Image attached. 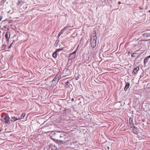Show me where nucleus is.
Masks as SVG:
<instances>
[{"instance_id": "5", "label": "nucleus", "mask_w": 150, "mask_h": 150, "mask_svg": "<svg viewBox=\"0 0 150 150\" xmlns=\"http://www.w3.org/2000/svg\"><path fill=\"white\" fill-rule=\"evenodd\" d=\"M79 47V46H78L76 48V50L74 52H72V53H71L70 55L69 56V58H70V59H74L76 57V53L77 52V50L78 49V48Z\"/></svg>"}, {"instance_id": "31", "label": "nucleus", "mask_w": 150, "mask_h": 150, "mask_svg": "<svg viewBox=\"0 0 150 150\" xmlns=\"http://www.w3.org/2000/svg\"><path fill=\"white\" fill-rule=\"evenodd\" d=\"M5 1H6V0H5Z\"/></svg>"}, {"instance_id": "18", "label": "nucleus", "mask_w": 150, "mask_h": 150, "mask_svg": "<svg viewBox=\"0 0 150 150\" xmlns=\"http://www.w3.org/2000/svg\"><path fill=\"white\" fill-rule=\"evenodd\" d=\"M137 53H134L131 56L132 57H135L137 56Z\"/></svg>"}, {"instance_id": "9", "label": "nucleus", "mask_w": 150, "mask_h": 150, "mask_svg": "<svg viewBox=\"0 0 150 150\" xmlns=\"http://www.w3.org/2000/svg\"><path fill=\"white\" fill-rule=\"evenodd\" d=\"M129 86V83L127 82L126 83V85L124 88V90L126 91Z\"/></svg>"}, {"instance_id": "10", "label": "nucleus", "mask_w": 150, "mask_h": 150, "mask_svg": "<svg viewBox=\"0 0 150 150\" xmlns=\"http://www.w3.org/2000/svg\"><path fill=\"white\" fill-rule=\"evenodd\" d=\"M129 123L132 126H133L134 125V124L133 122V119L131 117L129 118Z\"/></svg>"}, {"instance_id": "27", "label": "nucleus", "mask_w": 150, "mask_h": 150, "mask_svg": "<svg viewBox=\"0 0 150 150\" xmlns=\"http://www.w3.org/2000/svg\"><path fill=\"white\" fill-rule=\"evenodd\" d=\"M14 42H15V41L14 40H13V43Z\"/></svg>"}, {"instance_id": "8", "label": "nucleus", "mask_w": 150, "mask_h": 150, "mask_svg": "<svg viewBox=\"0 0 150 150\" xmlns=\"http://www.w3.org/2000/svg\"><path fill=\"white\" fill-rule=\"evenodd\" d=\"M149 58H150V55L147 56V57H145L144 58V65L147 63V62H148V59Z\"/></svg>"}, {"instance_id": "1", "label": "nucleus", "mask_w": 150, "mask_h": 150, "mask_svg": "<svg viewBox=\"0 0 150 150\" xmlns=\"http://www.w3.org/2000/svg\"><path fill=\"white\" fill-rule=\"evenodd\" d=\"M69 137L68 134L64 132H60L58 142L65 143L69 140Z\"/></svg>"}, {"instance_id": "26", "label": "nucleus", "mask_w": 150, "mask_h": 150, "mask_svg": "<svg viewBox=\"0 0 150 150\" xmlns=\"http://www.w3.org/2000/svg\"><path fill=\"white\" fill-rule=\"evenodd\" d=\"M129 53H130V52H128V54H129Z\"/></svg>"}, {"instance_id": "25", "label": "nucleus", "mask_w": 150, "mask_h": 150, "mask_svg": "<svg viewBox=\"0 0 150 150\" xmlns=\"http://www.w3.org/2000/svg\"><path fill=\"white\" fill-rule=\"evenodd\" d=\"M118 4H121V2H120L119 1V2H118Z\"/></svg>"}, {"instance_id": "14", "label": "nucleus", "mask_w": 150, "mask_h": 150, "mask_svg": "<svg viewBox=\"0 0 150 150\" xmlns=\"http://www.w3.org/2000/svg\"><path fill=\"white\" fill-rule=\"evenodd\" d=\"M57 148L54 145H52L51 146V150H57Z\"/></svg>"}, {"instance_id": "13", "label": "nucleus", "mask_w": 150, "mask_h": 150, "mask_svg": "<svg viewBox=\"0 0 150 150\" xmlns=\"http://www.w3.org/2000/svg\"><path fill=\"white\" fill-rule=\"evenodd\" d=\"M139 67H137L133 71L134 74H136L137 71L139 70Z\"/></svg>"}, {"instance_id": "20", "label": "nucleus", "mask_w": 150, "mask_h": 150, "mask_svg": "<svg viewBox=\"0 0 150 150\" xmlns=\"http://www.w3.org/2000/svg\"><path fill=\"white\" fill-rule=\"evenodd\" d=\"M138 129V128L137 127L134 126L133 127V131H136Z\"/></svg>"}, {"instance_id": "19", "label": "nucleus", "mask_w": 150, "mask_h": 150, "mask_svg": "<svg viewBox=\"0 0 150 150\" xmlns=\"http://www.w3.org/2000/svg\"><path fill=\"white\" fill-rule=\"evenodd\" d=\"M25 116V114L24 113H23L21 116V119H23L24 117Z\"/></svg>"}, {"instance_id": "28", "label": "nucleus", "mask_w": 150, "mask_h": 150, "mask_svg": "<svg viewBox=\"0 0 150 150\" xmlns=\"http://www.w3.org/2000/svg\"><path fill=\"white\" fill-rule=\"evenodd\" d=\"M66 83H69V82L68 81H67L66 82Z\"/></svg>"}, {"instance_id": "30", "label": "nucleus", "mask_w": 150, "mask_h": 150, "mask_svg": "<svg viewBox=\"0 0 150 150\" xmlns=\"http://www.w3.org/2000/svg\"><path fill=\"white\" fill-rule=\"evenodd\" d=\"M149 12H150V11H149Z\"/></svg>"}, {"instance_id": "23", "label": "nucleus", "mask_w": 150, "mask_h": 150, "mask_svg": "<svg viewBox=\"0 0 150 150\" xmlns=\"http://www.w3.org/2000/svg\"><path fill=\"white\" fill-rule=\"evenodd\" d=\"M3 47L5 48L6 47V46L5 45H3Z\"/></svg>"}, {"instance_id": "6", "label": "nucleus", "mask_w": 150, "mask_h": 150, "mask_svg": "<svg viewBox=\"0 0 150 150\" xmlns=\"http://www.w3.org/2000/svg\"><path fill=\"white\" fill-rule=\"evenodd\" d=\"M11 35V32L10 31H7L5 35V38L6 42L8 43L9 42V39Z\"/></svg>"}, {"instance_id": "16", "label": "nucleus", "mask_w": 150, "mask_h": 150, "mask_svg": "<svg viewBox=\"0 0 150 150\" xmlns=\"http://www.w3.org/2000/svg\"><path fill=\"white\" fill-rule=\"evenodd\" d=\"M57 52H56L55 51V52H54V53H53V54H52V56L54 58H56L57 57Z\"/></svg>"}, {"instance_id": "29", "label": "nucleus", "mask_w": 150, "mask_h": 150, "mask_svg": "<svg viewBox=\"0 0 150 150\" xmlns=\"http://www.w3.org/2000/svg\"><path fill=\"white\" fill-rule=\"evenodd\" d=\"M1 130H0V132Z\"/></svg>"}, {"instance_id": "24", "label": "nucleus", "mask_w": 150, "mask_h": 150, "mask_svg": "<svg viewBox=\"0 0 150 150\" xmlns=\"http://www.w3.org/2000/svg\"><path fill=\"white\" fill-rule=\"evenodd\" d=\"M2 17H1V18H0V21L1 20V19H2Z\"/></svg>"}, {"instance_id": "12", "label": "nucleus", "mask_w": 150, "mask_h": 150, "mask_svg": "<svg viewBox=\"0 0 150 150\" xmlns=\"http://www.w3.org/2000/svg\"><path fill=\"white\" fill-rule=\"evenodd\" d=\"M23 3H24L22 0H18L17 5L18 6H19L23 4Z\"/></svg>"}, {"instance_id": "4", "label": "nucleus", "mask_w": 150, "mask_h": 150, "mask_svg": "<svg viewBox=\"0 0 150 150\" xmlns=\"http://www.w3.org/2000/svg\"><path fill=\"white\" fill-rule=\"evenodd\" d=\"M10 118L8 115L6 114L3 119H2V121L6 123L9 124L10 123Z\"/></svg>"}, {"instance_id": "22", "label": "nucleus", "mask_w": 150, "mask_h": 150, "mask_svg": "<svg viewBox=\"0 0 150 150\" xmlns=\"http://www.w3.org/2000/svg\"><path fill=\"white\" fill-rule=\"evenodd\" d=\"M64 28H65V30H68V28H69V26H66Z\"/></svg>"}, {"instance_id": "3", "label": "nucleus", "mask_w": 150, "mask_h": 150, "mask_svg": "<svg viewBox=\"0 0 150 150\" xmlns=\"http://www.w3.org/2000/svg\"><path fill=\"white\" fill-rule=\"evenodd\" d=\"M60 132H53L51 133V138L54 141H59V135Z\"/></svg>"}, {"instance_id": "11", "label": "nucleus", "mask_w": 150, "mask_h": 150, "mask_svg": "<svg viewBox=\"0 0 150 150\" xmlns=\"http://www.w3.org/2000/svg\"><path fill=\"white\" fill-rule=\"evenodd\" d=\"M65 28H63V29H62L61 31H60V32L59 35H58V38H59V36H60V35H61L62 34L64 30H65Z\"/></svg>"}, {"instance_id": "2", "label": "nucleus", "mask_w": 150, "mask_h": 150, "mask_svg": "<svg viewBox=\"0 0 150 150\" xmlns=\"http://www.w3.org/2000/svg\"><path fill=\"white\" fill-rule=\"evenodd\" d=\"M96 33L95 30L93 31V33L92 34L91 36V44L93 48H94L96 43Z\"/></svg>"}, {"instance_id": "17", "label": "nucleus", "mask_w": 150, "mask_h": 150, "mask_svg": "<svg viewBox=\"0 0 150 150\" xmlns=\"http://www.w3.org/2000/svg\"><path fill=\"white\" fill-rule=\"evenodd\" d=\"M64 49V48H59V49H57L56 51V52H59L60 51H62V50H63Z\"/></svg>"}, {"instance_id": "21", "label": "nucleus", "mask_w": 150, "mask_h": 150, "mask_svg": "<svg viewBox=\"0 0 150 150\" xmlns=\"http://www.w3.org/2000/svg\"><path fill=\"white\" fill-rule=\"evenodd\" d=\"M13 44V42H12V43H11V44L8 47V48H9V49L11 47V46H12V44Z\"/></svg>"}, {"instance_id": "7", "label": "nucleus", "mask_w": 150, "mask_h": 150, "mask_svg": "<svg viewBox=\"0 0 150 150\" xmlns=\"http://www.w3.org/2000/svg\"><path fill=\"white\" fill-rule=\"evenodd\" d=\"M61 78V76L60 75H59L58 74H57L55 77L54 78L53 80V81H58Z\"/></svg>"}, {"instance_id": "15", "label": "nucleus", "mask_w": 150, "mask_h": 150, "mask_svg": "<svg viewBox=\"0 0 150 150\" xmlns=\"http://www.w3.org/2000/svg\"><path fill=\"white\" fill-rule=\"evenodd\" d=\"M11 121L13 122H14L16 120H17L18 119H19L20 118L17 119L16 117H11Z\"/></svg>"}]
</instances>
